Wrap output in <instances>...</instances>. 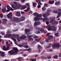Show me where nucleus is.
Masks as SVG:
<instances>
[{
    "label": "nucleus",
    "mask_w": 61,
    "mask_h": 61,
    "mask_svg": "<svg viewBox=\"0 0 61 61\" xmlns=\"http://www.w3.org/2000/svg\"><path fill=\"white\" fill-rule=\"evenodd\" d=\"M49 4L52 5V4H54V1L53 0L52 1H51V0H50L49 1Z\"/></svg>",
    "instance_id": "393cba45"
},
{
    "label": "nucleus",
    "mask_w": 61,
    "mask_h": 61,
    "mask_svg": "<svg viewBox=\"0 0 61 61\" xmlns=\"http://www.w3.org/2000/svg\"><path fill=\"white\" fill-rule=\"evenodd\" d=\"M2 20L3 22H5V23H6V22L7 21V20L5 19H3Z\"/></svg>",
    "instance_id": "c9c22d12"
},
{
    "label": "nucleus",
    "mask_w": 61,
    "mask_h": 61,
    "mask_svg": "<svg viewBox=\"0 0 61 61\" xmlns=\"http://www.w3.org/2000/svg\"><path fill=\"white\" fill-rule=\"evenodd\" d=\"M61 46V44L59 43L56 44H54L52 45V46L53 48L55 47H57L58 48H60V46Z\"/></svg>",
    "instance_id": "39448f33"
},
{
    "label": "nucleus",
    "mask_w": 61,
    "mask_h": 61,
    "mask_svg": "<svg viewBox=\"0 0 61 61\" xmlns=\"http://www.w3.org/2000/svg\"><path fill=\"white\" fill-rule=\"evenodd\" d=\"M14 51H15V52L13 50H11L8 52V53L10 55H15V53H16L17 52H18V49L14 47L13 48Z\"/></svg>",
    "instance_id": "f03ea898"
},
{
    "label": "nucleus",
    "mask_w": 61,
    "mask_h": 61,
    "mask_svg": "<svg viewBox=\"0 0 61 61\" xmlns=\"http://www.w3.org/2000/svg\"><path fill=\"white\" fill-rule=\"evenodd\" d=\"M36 2H38V5H42V4L41 3V1L40 0H36Z\"/></svg>",
    "instance_id": "4468645a"
},
{
    "label": "nucleus",
    "mask_w": 61,
    "mask_h": 61,
    "mask_svg": "<svg viewBox=\"0 0 61 61\" xmlns=\"http://www.w3.org/2000/svg\"><path fill=\"white\" fill-rule=\"evenodd\" d=\"M16 15L17 16H21V14L19 12H17L16 13Z\"/></svg>",
    "instance_id": "a211bd4d"
},
{
    "label": "nucleus",
    "mask_w": 61,
    "mask_h": 61,
    "mask_svg": "<svg viewBox=\"0 0 61 61\" xmlns=\"http://www.w3.org/2000/svg\"><path fill=\"white\" fill-rule=\"evenodd\" d=\"M0 54H1V56L2 57H4L5 56V53L4 52H2L0 51Z\"/></svg>",
    "instance_id": "dca6fc26"
},
{
    "label": "nucleus",
    "mask_w": 61,
    "mask_h": 61,
    "mask_svg": "<svg viewBox=\"0 0 61 61\" xmlns=\"http://www.w3.org/2000/svg\"><path fill=\"white\" fill-rule=\"evenodd\" d=\"M44 41H41L40 42V43L41 44H44Z\"/></svg>",
    "instance_id": "49530a36"
},
{
    "label": "nucleus",
    "mask_w": 61,
    "mask_h": 61,
    "mask_svg": "<svg viewBox=\"0 0 61 61\" xmlns=\"http://www.w3.org/2000/svg\"><path fill=\"white\" fill-rule=\"evenodd\" d=\"M12 35V34H7L5 35L4 36V37L5 38H6L7 37H8V36H11Z\"/></svg>",
    "instance_id": "2eb2a0df"
},
{
    "label": "nucleus",
    "mask_w": 61,
    "mask_h": 61,
    "mask_svg": "<svg viewBox=\"0 0 61 61\" xmlns=\"http://www.w3.org/2000/svg\"><path fill=\"white\" fill-rule=\"evenodd\" d=\"M42 16L44 17V19H43V22H46V21L48 20V18H47V17L46 16V13L42 15Z\"/></svg>",
    "instance_id": "423d86ee"
},
{
    "label": "nucleus",
    "mask_w": 61,
    "mask_h": 61,
    "mask_svg": "<svg viewBox=\"0 0 61 61\" xmlns=\"http://www.w3.org/2000/svg\"><path fill=\"white\" fill-rule=\"evenodd\" d=\"M24 47H25V48H27L28 47V45H25L24 46Z\"/></svg>",
    "instance_id": "ea45409f"
},
{
    "label": "nucleus",
    "mask_w": 61,
    "mask_h": 61,
    "mask_svg": "<svg viewBox=\"0 0 61 61\" xmlns=\"http://www.w3.org/2000/svg\"><path fill=\"white\" fill-rule=\"evenodd\" d=\"M25 13V12H24L21 11V14H24Z\"/></svg>",
    "instance_id": "bf43d9fd"
},
{
    "label": "nucleus",
    "mask_w": 61,
    "mask_h": 61,
    "mask_svg": "<svg viewBox=\"0 0 61 61\" xmlns=\"http://www.w3.org/2000/svg\"><path fill=\"white\" fill-rule=\"evenodd\" d=\"M42 14H38L36 16V17H41L42 16Z\"/></svg>",
    "instance_id": "7c9ffc66"
},
{
    "label": "nucleus",
    "mask_w": 61,
    "mask_h": 61,
    "mask_svg": "<svg viewBox=\"0 0 61 61\" xmlns=\"http://www.w3.org/2000/svg\"><path fill=\"white\" fill-rule=\"evenodd\" d=\"M24 59V58L23 57H19L17 59L19 61H22Z\"/></svg>",
    "instance_id": "aec40b11"
},
{
    "label": "nucleus",
    "mask_w": 61,
    "mask_h": 61,
    "mask_svg": "<svg viewBox=\"0 0 61 61\" xmlns=\"http://www.w3.org/2000/svg\"><path fill=\"white\" fill-rule=\"evenodd\" d=\"M36 41L37 42H39L40 41V39L39 38H37L36 39Z\"/></svg>",
    "instance_id": "58836bf2"
},
{
    "label": "nucleus",
    "mask_w": 61,
    "mask_h": 61,
    "mask_svg": "<svg viewBox=\"0 0 61 61\" xmlns=\"http://www.w3.org/2000/svg\"><path fill=\"white\" fill-rule=\"evenodd\" d=\"M33 6L34 7H35L36 6V4L35 2H33Z\"/></svg>",
    "instance_id": "2f4dec72"
},
{
    "label": "nucleus",
    "mask_w": 61,
    "mask_h": 61,
    "mask_svg": "<svg viewBox=\"0 0 61 61\" xmlns=\"http://www.w3.org/2000/svg\"><path fill=\"white\" fill-rule=\"evenodd\" d=\"M11 30H8L7 31V32L6 34H9L12 33V32H11Z\"/></svg>",
    "instance_id": "a878e982"
},
{
    "label": "nucleus",
    "mask_w": 61,
    "mask_h": 61,
    "mask_svg": "<svg viewBox=\"0 0 61 61\" xmlns=\"http://www.w3.org/2000/svg\"><path fill=\"white\" fill-rule=\"evenodd\" d=\"M21 51H28L29 52H31V49L30 48L28 49H24L23 50H21Z\"/></svg>",
    "instance_id": "9b49d317"
},
{
    "label": "nucleus",
    "mask_w": 61,
    "mask_h": 61,
    "mask_svg": "<svg viewBox=\"0 0 61 61\" xmlns=\"http://www.w3.org/2000/svg\"><path fill=\"white\" fill-rule=\"evenodd\" d=\"M13 32H16V31H17V30H13Z\"/></svg>",
    "instance_id": "774afa93"
},
{
    "label": "nucleus",
    "mask_w": 61,
    "mask_h": 61,
    "mask_svg": "<svg viewBox=\"0 0 61 61\" xmlns=\"http://www.w3.org/2000/svg\"><path fill=\"white\" fill-rule=\"evenodd\" d=\"M26 44H27V42H25L24 43H23V45H26Z\"/></svg>",
    "instance_id": "680f3d73"
},
{
    "label": "nucleus",
    "mask_w": 61,
    "mask_h": 61,
    "mask_svg": "<svg viewBox=\"0 0 61 61\" xmlns=\"http://www.w3.org/2000/svg\"><path fill=\"white\" fill-rule=\"evenodd\" d=\"M40 19H41V18H39L37 17H36H36H35L34 18V21L36 22V21H39V20H41Z\"/></svg>",
    "instance_id": "0eeeda50"
},
{
    "label": "nucleus",
    "mask_w": 61,
    "mask_h": 61,
    "mask_svg": "<svg viewBox=\"0 0 61 61\" xmlns=\"http://www.w3.org/2000/svg\"><path fill=\"white\" fill-rule=\"evenodd\" d=\"M16 36L17 40H18V41H19V35L17 34L16 35Z\"/></svg>",
    "instance_id": "cd10ccee"
},
{
    "label": "nucleus",
    "mask_w": 61,
    "mask_h": 61,
    "mask_svg": "<svg viewBox=\"0 0 61 61\" xmlns=\"http://www.w3.org/2000/svg\"><path fill=\"white\" fill-rule=\"evenodd\" d=\"M20 39H25V38H26V37L25 36L23 35L20 37Z\"/></svg>",
    "instance_id": "f3484780"
},
{
    "label": "nucleus",
    "mask_w": 61,
    "mask_h": 61,
    "mask_svg": "<svg viewBox=\"0 0 61 61\" xmlns=\"http://www.w3.org/2000/svg\"><path fill=\"white\" fill-rule=\"evenodd\" d=\"M51 9H50L48 10H47V12H50L51 11Z\"/></svg>",
    "instance_id": "864d4df0"
},
{
    "label": "nucleus",
    "mask_w": 61,
    "mask_h": 61,
    "mask_svg": "<svg viewBox=\"0 0 61 61\" xmlns=\"http://www.w3.org/2000/svg\"><path fill=\"white\" fill-rule=\"evenodd\" d=\"M25 17L23 16H21L20 18H19L18 17H13L11 20V21L12 22H20V21H23L25 20Z\"/></svg>",
    "instance_id": "f257e3e1"
},
{
    "label": "nucleus",
    "mask_w": 61,
    "mask_h": 61,
    "mask_svg": "<svg viewBox=\"0 0 61 61\" xmlns=\"http://www.w3.org/2000/svg\"><path fill=\"white\" fill-rule=\"evenodd\" d=\"M26 6H28V7L30 6V5H29V4H28V3H26Z\"/></svg>",
    "instance_id": "603ef678"
},
{
    "label": "nucleus",
    "mask_w": 61,
    "mask_h": 61,
    "mask_svg": "<svg viewBox=\"0 0 61 61\" xmlns=\"http://www.w3.org/2000/svg\"><path fill=\"white\" fill-rule=\"evenodd\" d=\"M51 57H52V56L51 55L48 56H47V58L48 59H51Z\"/></svg>",
    "instance_id": "4c0bfd02"
},
{
    "label": "nucleus",
    "mask_w": 61,
    "mask_h": 61,
    "mask_svg": "<svg viewBox=\"0 0 61 61\" xmlns=\"http://www.w3.org/2000/svg\"><path fill=\"white\" fill-rule=\"evenodd\" d=\"M53 12L54 14H56V13H57L58 11L57 10H53Z\"/></svg>",
    "instance_id": "37998d69"
},
{
    "label": "nucleus",
    "mask_w": 61,
    "mask_h": 61,
    "mask_svg": "<svg viewBox=\"0 0 61 61\" xmlns=\"http://www.w3.org/2000/svg\"><path fill=\"white\" fill-rule=\"evenodd\" d=\"M50 15V13L48 12L47 13H46V15L47 16L49 15Z\"/></svg>",
    "instance_id": "de8ad7c7"
},
{
    "label": "nucleus",
    "mask_w": 61,
    "mask_h": 61,
    "mask_svg": "<svg viewBox=\"0 0 61 61\" xmlns=\"http://www.w3.org/2000/svg\"><path fill=\"white\" fill-rule=\"evenodd\" d=\"M50 33H48L46 35V36H48V38H52L53 37V36L52 35H50Z\"/></svg>",
    "instance_id": "ddd939ff"
},
{
    "label": "nucleus",
    "mask_w": 61,
    "mask_h": 61,
    "mask_svg": "<svg viewBox=\"0 0 61 61\" xmlns=\"http://www.w3.org/2000/svg\"><path fill=\"white\" fill-rule=\"evenodd\" d=\"M58 15H61V12H60L58 13H57Z\"/></svg>",
    "instance_id": "4d7b16f0"
},
{
    "label": "nucleus",
    "mask_w": 61,
    "mask_h": 61,
    "mask_svg": "<svg viewBox=\"0 0 61 61\" xmlns=\"http://www.w3.org/2000/svg\"><path fill=\"white\" fill-rule=\"evenodd\" d=\"M27 37L29 39L30 41H33V39L32 38H31V37H33V35L29 36H27Z\"/></svg>",
    "instance_id": "6e6552de"
},
{
    "label": "nucleus",
    "mask_w": 61,
    "mask_h": 61,
    "mask_svg": "<svg viewBox=\"0 0 61 61\" xmlns=\"http://www.w3.org/2000/svg\"><path fill=\"white\" fill-rule=\"evenodd\" d=\"M36 33H37V34H40V31H37L36 32Z\"/></svg>",
    "instance_id": "0e129e2a"
},
{
    "label": "nucleus",
    "mask_w": 61,
    "mask_h": 61,
    "mask_svg": "<svg viewBox=\"0 0 61 61\" xmlns=\"http://www.w3.org/2000/svg\"><path fill=\"white\" fill-rule=\"evenodd\" d=\"M18 46H19L20 47H22L23 46V45L21 44H18Z\"/></svg>",
    "instance_id": "a19ab883"
},
{
    "label": "nucleus",
    "mask_w": 61,
    "mask_h": 61,
    "mask_svg": "<svg viewBox=\"0 0 61 61\" xmlns=\"http://www.w3.org/2000/svg\"><path fill=\"white\" fill-rule=\"evenodd\" d=\"M41 24V22L40 21H37L36 22H35L34 23V26H36V25H39Z\"/></svg>",
    "instance_id": "1a4fd4ad"
},
{
    "label": "nucleus",
    "mask_w": 61,
    "mask_h": 61,
    "mask_svg": "<svg viewBox=\"0 0 61 61\" xmlns=\"http://www.w3.org/2000/svg\"><path fill=\"white\" fill-rule=\"evenodd\" d=\"M38 8H40L41 7V6L40 5H38L37 6Z\"/></svg>",
    "instance_id": "69168bd1"
},
{
    "label": "nucleus",
    "mask_w": 61,
    "mask_h": 61,
    "mask_svg": "<svg viewBox=\"0 0 61 61\" xmlns=\"http://www.w3.org/2000/svg\"><path fill=\"white\" fill-rule=\"evenodd\" d=\"M30 9V7H28L27 8V9H26L24 10V11H25V12H27V11H28V10Z\"/></svg>",
    "instance_id": "bb28decb"
},
{
    "label": "nucleus",
    "mask_w": 61,
    "mask_h": 61,
    "mask_svg": "<svg viewBox=\"0 0 61 61\" xmlns=\"http://www.w3.org/2000/svg\"><path fill=\"white\" fill-rule=\"evenodd\" d=\"M46 25H48L49 24V22L48 21H47L46 23Z\"/></svg>",
    "instance_id": "338daca9"
},
{
    "label": "nucleus",
    "mask_w": 61,
    "mask_h": 61,
    "mask_svg": "<svg viewBox=\"0 0 61 61\" xmlns=\"http://www.w3.org/2000/svg\"><path fill=\"white\" fill-rule=\"evenodd\" d=\"M58 11L59 12H61V9H58Z\"/></svg>",
    "instance_id": "13d9d810"
},
{
    "label": "nucleus",
    "mask_w": 61,
    "mask_h": 61,
    "mask_svg": "<svg viewBox=\"0 0 61 61\" xmlns=\"http://www.w3.org/2000/svg\"><path fill=\"white\" fill-rule=\"evenodd\" d=\"M38 14H39L38 13L36 12H35L33 14V15L34 16H37Z\"/></svg>",
    "instance_id": "473e14b6"
},
{
    "label": "nucleus",
    "mask_w": 61,
    "mask_h": 61,
    "mask_svg": "<svg viewBox=\"0 0 61 61\" xmlns=\"http://www.w3.org/2000/svg\"><path fill=\"white\" fill-rule=\"evenodd\" d=\"M25 34H27V33L29 31V29H26L25 30Z\"/></svg>",
    "instance_id": "5701e85b"
},
{
    "label": "nucleus",
    "mask_w": 61,
    "mask_h": 61,
    "mask_svg": "<svg viewBox=\"0 0 61 61\" xmlns=\"http://www.w3.org/2000/svg\"><path fill=\"white\" fill-rule=\"evenodd\" d=\"M1 41H2V43H4V40H3L2 39H0V42H1Z\"/></svg>",
    "instance_id": "8fccbe9b"
},
{
    "label": "nucleus",
    "mask_w": 61,
    "mask_h": 61,
    "mask_svg": "<svg viewBox=\"0 0 61 61\" xmlns=\"http://www.w3.org/2000/svg\"><path fill=\"white\" fill-rule=\"evenodd\" d=\"M58 33H56L55 34V35L56 36H59V35H58Z\"/></svg>",
    "instance_id": "09e8293b"
},
{
    "label": "nucleus",
    "mask_w": 61,
    "mask_h": 61,
    "mask_svg": "<svg viewBox=\"0 0 61 61\" xmlns=\"http://www.w3.org/2000/svg\"><path fill=\"white\" fill-rule=\"evenodd\" d=\"M61 16L60 15H57V17H56V18H57L59 17H60Z\"/></svg>",
    "instance_id": "5fc2aeb1"
},
{
    "label": "nucleus",
    "mask_w": 61,
    "mask_h": 61,
    "mask_svg": "<svg viewBox=\"0 0 61 61\" xmlns=\"http://www.w3.org/2000/svg\"><path fill=\"white\" fill-rule=\"evenodd\" d=\"M60 4V3L59 2H56L55 3V5H59Z\"/></svg>",
    "instance_id": "c756f323"
},
{
    "label": "nucleus",
    "mask_w": 61,
    "mask_h": 61,
    "mask_svg": "<svg viewBox=\"0 0 61 61\" xmlns=\"http://www.w3.org/2000/svg\"><path fill=\"white\" fill-rule=\"evenodd\" d=\"M25 1V0H21V3H24Z\"/></svg>",
    "instance_id": "e2e57ef3"
},
{
    "label": "nucleus",
    "mask_w": 61,
    "mask_h": 61,
    "mask_svg": "<svg viewBox=\"0 0 61 61\" xmlns=\"http://www.w3.org/2000/svg\"><path fill=\"white\" fill-rule=\"evenodd\" d=\"M11 7L13 8H14V10H16L17 8L18 9H20L23 6L22 5L20 4H18L16 5V6L12 4L11 5Z\"/></svg>",
    "instance_id": "7ed1b4c3"
},
{
    "label": "nucleus",
    "mask_w": 61,
    "mask_h": 61,
    "mask_svg": "<svg viewBox=\"0 0 61 61\" xmlns=\"http://www.w3.org/2000/svg\"><path fill=\"white\" fill-rule=\"evenodd\" d=\"M57 57H57V56L56 55L55 56H53V58H54L55 59H56Z\"/></svg>",
    "instance_id": "79ce46f5"
},
{
    "label": "nucleus",
    "mask_w": 61,
    "mask_h": 61,
    "mask_svg": "<svg viewBox=\"0 0 61 61\" xmlns=\"http://www.w3.org/2000/svg\"><path fill=\"white\" fill-rule=\"evenodd\" d=\"M27 7L25 5H24L22 6V7L20 9L21 10H23V9H25Z\"/></svg>",
    "instance_id": "b1692460"
},
{
    "label": "nucleus",
    "mask_w": 61,
    "mask_h": 61,
    "mask_svg": "<svg viewBox=\"0 0 61 61\" xmlns=\"http://www.w3.org/2000/svg\"><path fill=\"white\" fill-rule=\"evenodd\" d=\"M9 47L8 46H7L6 47L7 50H9Z\"/></svg>",
    "instance_id": "052dcab7"
},
{
    "label": "nucleus",
    "mask_w": 61,
    "mask_h": 61,
    "mask_svg": "<svg viewBox=\"0 0 61 61\" xmlns=\"http://www.w3.org/2000/svg\"><path fill=\"white\" fill-rule=\"evenodd\" d=\"M3 14H0V17H3Z\"/></svg>",
    "instance_id": "6e6d98bb"
},
{
    "label": "nucleus",
    "mask_w": 61,
    "mask_h": 61,
    "mask_svg": "<svg viewBox=\"0 0 61 61\" xmlns=\"http://www.w3.org/2000/svg\"><path fill=\"white\" fill-rule=\"evenodd\" d=\"M42 9L43 11H45L46 10V8L45 7H44L42 8Z\"/></svg>",
    "instance_id": "e433bc0d"
},
{
    "label": "nucleus",
    "mask_w": 61,
    "mask_h": 61,
    "mask_svg": "<svg viewBox=\"0 0 61 61\" xmlns=\"http://www.w3.org/2000/svg\"><path fill=\"white\" fill-rule=\"evenodd\" d=\"M54 21V19H52L50 22V23H52Z\"/></svg>",
    "instance_id": "3c124183"
},
{
    "label": "nucleus",
    "mask_w": 61,
    "mask_h": 61,
    "mask_svg": "<svg viewBox=\"0 0 61 61\" xmlns=\"http://www.w3.org/2000/svg\"><path fill=\"white\" fill-rule=\"evenodd\" d=\"M30 60L31 61H36V58L34 59H30Z\"/></svg>",
    "instance_id": "72a5a7b5"
},
{
    "label": "nucleus",
    "mask_w": 61,
    "mask_h": 61,
    "mask_svg": "<svg viewBox=\"0 0 61 61\" xmlns=\"http://www.w3.org/2000/svg\"><path fill=\"white\" fill-rule=\"evenodd\" d=\"M46 28H47L48 31H50L52 30V31H55L56 30V29L55 28V27H54V26H51L50 25L46 26Z\"/></svg>",
    "instance_id": "20e7f679"
},
{
    "label": "nucleus",
    "mask_w": 61,
    "mask_h": 61,
    "mask_svg": "<svg viewBox=\"0 0 61 61\" xmlns=\"http://www.w3.org/2000/svg\"><path fill=\"white\" fill-rule=\"evenodd\" d=\"M38 30H39V31H40L41 32H44L45 31V30L41 28H40V27H37Z\"/></svg>",
    "instance_id": "9d476101"
},
{
    "label": "nucleus",
    "mask_w": 61,
    "mask_h": 61,
    "mask_svg": "<svg viewBox=\"0 0 61 61\" xmlns=\"http://www.w3.org/2000/svg\"><path fill=\"white\" fill-rule=\"evenodd\" d=\"M48 4H46L44 5V7H48Z\"/></svg>",
    "instance_id": "f704fd0d"
},
{
    "label": "nucleus",
    "mask_w": 61,
    "mask_h": 61,
    "mask_svg": "<svg viewBox=\"0 0 61 61\" xmlns=\"http://www.w3.org/2000/svg\"><path fill=\"white\" fill-rule=\"evenodd\" d=\"M38 49L39 52H41L40 49H41L42 48V47H41V46L40 45H38Z\"/></svg>",
    "instance_id": "6ab92c4d"
},
{
    "label": "nucleus",
    "mask_w": 61,
    "mask_h": 61,
    "mask_svg": "<svg viewBox=\"0 0 61 61\" xmlns=\"http://www.w3.org/2000/svg\"><path fill=\"white\" fill-rule=\"evenodd\" d=\"M7 9L9 10H11V11H14V10L9 6H7Z\"/></svg>",
    "instance_id": "4be33fe9"
},
{
    "label": "nucleus",
    "mask_w": 61,
    "mask_h": 61,
    "mask_svg": "<svg viewBox=\"0 0 61 61\" xmlns=\"http://www.w3.org/2000/svg\"><path fill=\"white\" fill-rule=\"evenodd\" d=\"M1 34L2 35H5V33L4 32H0Z\"/></svg>",
    "instance_id": "c03bdc74"
},
{
    "label": "nucleus",
    "mask_w": 61,
    "mask_h": 61,
    "mask_svg": "<svg viewBox=\"0 0 61 61\" xmlns=\"http://www.w3.org/2000/svg\"><path fill=\"white\" fill-rule=\"evenodd\" d=\"M3 49L4 51H6L7 49H6V46H3Z\"/></svg>",
    "instance_id": "c85d7f7f"
},
{
    "label": "nucleus",
    "mask_w": 61,
    "mask_h": 61,
    "mask_svg": "<svg viewBox=\"0 0 61 61\" xmlns=\"http://www.w3.org/2000/svg\"><path fill=\"white\" fill-rule=\"evenodd\" d=\"M33 37L34 38H38V36H36V35H34V36H33Z\"/></svg>",
    "instance_id": "a18cd8bd"
},
{
    "label": "nucleus",
    "mask_w": 61,
    "mask_h": 61,
    "mask_svg": "<svg viewBox=\"0 0 61 61\" xmlns=\"http://www.w3.org/2000/svg\"><path fill=\"white\" fill-rule=\"evenodd\" d=\"M6 8L5 7L2 9V12L4 13H5V12H6Z\"/></svg>",
    "instance_id": "412c9836"
},
{
    "label": "nucleus",
    "mask_w": 61,
    "mask_h": 61,
    "mask_svg": "<svg viewBox=\"0 0 61 61\" xmlns=\"http://www.w3.org/2000/svg\"><path fill=\"white\" fill-rule=\"evenodd\" d=\"M7 17L8 18L11 19L12 18V13L11 12L10 13L7 15Z\"/></svg>",
    "instance_id": "f8f14e48"
}]
</instances>
